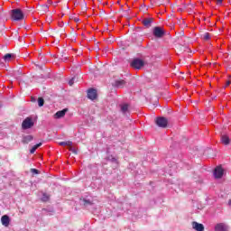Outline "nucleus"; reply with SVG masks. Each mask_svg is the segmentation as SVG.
Wrapping results in <instances>:
<instances>
[{
	"label": "nucleus",
	"instance_id": "21",
	"mask_svg": "<svg viewBox=\"0 0 231 231\" xmlns=\"http://www.w3.org/2000/svg\"><path fill=\"white\" fill-rule=\"evenodd\" d=\"M42 201L46 202V201H50V196H48V194L43 193L42 197Z\"/></svg>",
	"mask_w": 231,
	"mask_h": 231
},
{
	"label": "nucleus",
	"instance_id": "18",
	"mask_svg": "<svg viewBox=\"0 0 231 231\" xmlns=\"http://www.w3.org/2000/svg\"><path fill=\"white\" fill-rule=\"evenodd\" d=\"M121 111H122V113H124V115H125V113H127V111H129V105H127V104L121 105Z\"/></svg>",
	"mask_w": 231,
	"mask_h": 231
},
{
	"label": "nucleus",
	"instance_id": "10",
	"mask_svg": "<svg viewBox=\"0 0 231 231\" xmlns=\"http://www.w3.org/2000/svg\"><path fill=\"white\" fill-rule=\"evenodd\" d=\"M1 223L4 226H10V217H8L7 215H4L1 217Z\"/></svg>",
	"mask_w": 231,
	"mask_h": 231
},
{
	"label": "nucleus",
	"instance_id": "6",
	"mask_svg": "<svg viewBox=\"0 0 231 231\" xmlns=\"http://www.w3.org/2000/svg\"><path fill=\"white\" fill-rule=\"evenodd\" d=\"M223 174H224V170L221 166H217L215 171H214V176L215 178H217V180L223 178Z\"/></svg>",
	"mask_w": 231,
	"mask_h": 231
},
{
	"label": "nucleus",
	"instance_id": "27",
	"mask_svg": "<svg viewBox=\"0 0 231 231\" xmlns=\"http://www.w3.org/2000/svg\"><path fill=\"white\" fill-rule=\"evenodd\" d=\"M31 171L33 172V174H39V170L37 169H32Z\"/></svg>",
	"mask_w": 231,
	"mask_h": 231
},
{
	"label": "nucleus",
	"instance_id": "15",
	"mask_svg": "<svg viewBox=\"0 0 231 231\" xmlns=\"http://www.w3.org/2000/svg\"><path fill=\"white\" fill-rule=\"evenodd\" d=\"M221 142L222 143H224V145H228V143H230V138L228 137V135H222Z\"/></svg>",
	"mask_w": 231,
	"mask_h": 231
},
{
	"label": "nucleus",
	"instance_id": "11",
	"mask_svg": "<svg viewBox=\"0 0 231 231\" xmlns=\"http://www.w3.org/2000/svg\"><path fill=\"white\" fill-rule=\"evenodd\" d=\"M66 113H68V108H65L61 111H58L55 115H54V118H62L63 116H66Z\"/></svg>",
	"mask_w": 231,
	"mask_h": 231
},
{
	"label": "nucleus",
	"instance_id": "28",
	"mask_svg": "<svg viewBox=\"0 0 231 231\" xmlns=\"http://www.w3.org/2000/svg\"><path fill=\"white\" fill-rule=\"evenodd\" d=\"M230 84H231L230 80H227V81L226 82V88H228V86H230Z\"/></svg>",
	"mask_w": 231,
	"mask_h": 231
},
{
	"label": "nucleus",
	"instance_id": "23",
	"mask_svg": "<svg viewBox=\"0 0 231 231\" xmlns=\"http://www.w3.org/2000/svg\"><path fill=\"white\" fill-rule=\"evenodd\" d=\"M38 105H39L40 107H42V106H44V98L39 97L38 98Z\"/></svg>",
	"mask_w": 231,
	"mask_h": 231
},
{
	"label": "nucleus",
	"instance_id": "20",
	"mask_svg": "<svg viewBox=\"0 0 231 231\" xmlns=\"http://www.w3.org/2000/svg\"><path fill=\"white\" fill-rule=\"evenodd\" d=\"M41 145H42V143H37L36 145H34L31 150L30 152L31 154H33V152H35L37 151V149H39V147H41Z\"/></svg>",
	"mask_w": 231,
	"mask_h": 231
},
{
	"label": "nucleus",
	"instance_id": "1",
	"mask_svg": "<svg viewBox=\"0 0 231 231\" xmlns=\"http://www.w3.org/2000/svg\"><path fill=\"white\" fill-rule=\"evenodd\" d=\"M11 17L14 21H23L24 19V14L21 9H13L11 11Z\"/></svg>",
	"mask_w": 231,
	"mask_h": 231
},
{
	"label": "nucleus",
	"instance_id": "4",
	"mask_svg": "<svg viewBox=\"0 0 231 231\" xmlns=\"http://www.w3.org/2000/svg\"><path fill=\"white\" fill-rule=\"evenodd\" d=\"M152 33L157 39H162V37L165 35V31H163L162 27L157 26L153 28Z\"/></svg>",
	"mask_w": 231,
	"mask_h": 231
},
{
	"label": "nucleus",
	"instance_id": "7",
	"mask_svg": "<svg viewBox=\"0 0 231 231\" xmlns=\"http://www.w3.org/2000/svg\"><path fill=\"white\" fill-rule=\"evenodd\" d=\"M215 231H228V225L218 223L215 226Z\"/></svg>",
	"mask_w": 231,
	"mask_h": 231
},
{
	"label": "nucleus",
	"instance_id": "9",
	"mask_svg": "<svg viewBox=\"0 0 231 231\" xmlns=\"http://www.w3.org/2000/svg\"><path fill=\"white\" fill-rule=\"evenodd\" d=\"M192 228L197 231H205V226L203 224H199L198 222H192Z\"/></svg>",
	"mask_w": 231,
	"mask_h": 231
},
{
	"label": "nucleus",
	"instance_id": "14",
	"mask_svg": "<svg viewBox=\"0 0 231 231\" xmlns=\"http://www.w3.org/2000/svg\"><path fill=\"white\" fill-rule=\"evenodd\" d=\"M33 140V137L32 135H24L22 139V143H30Z\"/></svg>",
	"mask_w": 231,
	"mask_h": 231
},
{
	"label": "nucleus",
	"instance_id": "3",
	"mask_svg": "<svg viewBox=\"0 0 231 231\" xmlns=\"http://www.w3.org/2000/svg\"><path fill=\"white\" fill-rule=\"evenodd\" d=\"M34 123L33 119L32 117L25 118L22 123V128L23 129H32L33 127Z\"/></svg>",
	"mask_w": 231,
	"mask_h": 231
},
{
	"label": "nucleus",
	"instance_id": "22",
	"mask_svg": "<svg viewBox=\"0 0 231 231\" xmlns=\"http://www.w3.org/2000/svg\"><path fill=\"white\" fill-rule=\"evenodd\" d=\"M202 39H204V41H210V33L206 32L202 35Z\"/></svg>",
	"mask_w": 231,
	"mask_h": 231
},
{
	"label": "nucleus",
	"instance_id": "13",
	"mask_svg": "<svg viewBox=\"0 0 231 231\" xmlns=\"http://www.w3.org/2000/svg\"><path fill=\"white\" fill-rule=\"evenodd\" d=\"M114 86L116 88H124V86H125V80L124 79H119V80H116Z\"/></svg>",
	"mask_w": 231,
	"mask_h": 231
},
{
	"label": "nucleus",
	"instance_id": "5",
	"mask_svg": "<svg viewBox=\"0 0 231 231\" xmlns=\"http://www.w3.org/2000/svg\"><path fill=\"white\" fill-rule=\"evenodd\" d=\"M155 122L158 127H162L163 129L167 127V125L169 124V121L165 117H157Z\"/></svg>",
	"mask_w": 231,
	"mask_h": 231
},
{
	"label": "nucleus",
	"instance_id": "17",
	"mask_svg": "<svg viewBox=\"0 0 231 231\" xmlns=\"http://www.w3.org/2000/svg\"><path fill=\"white\" fill-rule=\"evenodd\" d=\"M80 203H82V205H84L85 207H88V205H93L91 200L87 199H80Z\"/></svg>",
	"mask_w": 231,
	"mask_h": 231
},
{
	"label": "nucleus",
	"instance_id": "12",
	"mask_svg": "<svg viewBox=\"0 0 231 231\" xmlns=\"http://www.w3.org/2000/svg\"><path fill=\"white\" fill-rule=\"evenodd\" d=\"M143 26H146V28L151 27V24H152V18H145L143 20Z\"/></svg>",
	"mask_w": 231,
	"mask_h": 231
},
{
	"label": "nucleus",
	"instance_id": "26",
	"mask_svg": "<svg viewBox=\"0 0 231 231\" xmlns=\"http://www.w3.org/2000/svg\"><path fill=\"white\" fill-rule=\"evenodd\" d=\"M69 151L74 152V154H77V150L75 148H73V146H69Z\"/></svg>",
	"mask_w": 231,
	"mask_h": 231
},
{
	"label": "nucleus",
	"instance_id": "8",
	"mask_svg": "<svg viewBox=\"0 0 231 231\" xmlns=\"http://www.w3.org/2000/svg\"><path fill=\"white\" fill-rule=\"evenodd\" d=\"M88 97L90 100H95L97 98V89L95 88H90L88 91Z\"/></svg>",
	"mask_w": 231,
	"mask_h": 231
},
{
	"label": "nucleus",
	"instance_id": "25",
	"mask_svg": "<svg viewBox=\"0 0 231 231\" xmlns=\"http://www.w3.org/2000/svg\"><path fill=\"white\" fill-rule=\"evenodd\" d=\"M73 84H75V78H72V79L69 81V85L73 86Z\"/></svg>",
	"mask_w": 231,
	"mask_h": 231
},
{
	"label": "nucleus",
	"instance_id": "16",
	"mask_svg": "<svg viewBox=\"0 0 231 231\" xmlns=\"http://www.w3.org/2000/svg\"><path fill=\"white\" fill-rule=\"evenodd\" d=\"M14 57H15V55H14V54H10V53L5 54L4 57V60L5 62H10L12 60V59H14Z\"/></svg>",
	"mask_w": 231,
	"mask_h": 231
},
{
	"label": "nucleus",
	"instance_id": "29",
	"mask_svg": "<svg viewBox=\"0 0 231 231\" xmlns=\"http://www.w3.org/2000/svg\"><path fill=\"white\" fill-rule=\"evenodd\" d=\"M48 3H49V5H51V0H49Z\"/></svg>",
	"mask_w": 231,
	"mask_h": 231
},
{
	"label": "nucleus",
	"instance_id": "2",
	"mask_svg": "<svg viewBox=\"0 0 231 231\" xmlns=\"http://www.w3.org/2000/svg\"><path fill=\"white\" fill-rule=\"evenodd\" d=\"M131 66H132V68H134V69H142V68H143V66H145V62L141 59H134L131 62Z\"/></svg>",
	"mask_w": 231,
	"mask_h": 231
},
{
	"label": "nucleus",
	"instance_id": "30",
	"mask_svg": "<svg viewBox=\"0 0 231 231\" xmlns=\"http://www.w3.org/2000/svg\"><path fill=\"white\" fill-rule=\"evenodd\" d=\"M228 205H229V207H231V200H229Z\"/></svg>",
	"mask_w": 231,
	"mask_h": 231
},
{
	"label": "nucleus",
	"instance_id": "24",
	"mask_svg": "<svg viewBox=\"0 0 231 231\" xmlns=\"http://www.w3.org/2000/svg\"><path fill=\"white\" fill-rule=\"evenodd\" d=\"M223 1L224 0H216L217 6H221V5H223Z\"/></svg>",
	"mask_w": 231,
	"mask_h": 231
},
{
	"label": "nucleus",
	"instance_id": "19",
	"mask_svg": "<svg viewBox=\"0 0 231 231\" xmlns=\"http://www.w3.org/2000/svg\"><path fill=\"white\" fill-rule=\"evenodd\" d=\"M59 145H61V146H68V147H71V145H73V143L71 141H67V142H60L59 143Z\"/></svg>",
	"mask_w": 231,
	"mask_h": 231
}]
</instances>
